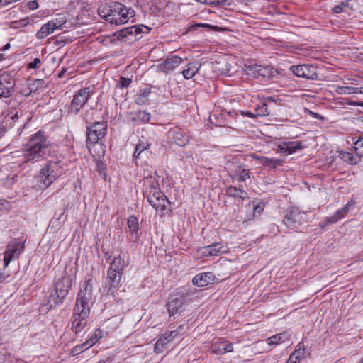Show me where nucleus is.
<instances>
[{
  "label": "nucleus",
  "mask_w": 363,
  "mask_h": 363,
  "mask_svg": "<svg viewBox=\"0 0 363 363\" xmlns=\"http://www.w3.org/2000/svg\"><path fill=\"white\" fill-rule=\"evenodd\" d=\"M53 144L42 130L34 133L23 151L24 162H34L41 160L45 150L52 148Z\"/></svg>",
  "instance_id": "nucleus-1"
},
{
  "label": "nucleus",
  "mask_w": 363,
  "mask_h": 363,
  "mask_svg": "<svg viewBox=\"0 0 363 363\" xmlns=\"http://www.w3.org/2000/svg\"><path fill=\"white\" fill-rule=\"evenodd\" d=\"M64 173L63 162L61 157L50 160L40 169L39 177L45 187L50 186L58 177Z\"/></svg>",
  "instance_id": "nucleus-2"
},
{
  "label": "nucleus",
  "mask_w": 363,
  "mask_h": 363,
  "mask_svg": "<svg viewBox=\"0 0 363 363\" xmlns=\"http://www.w3.org/2000/svg\"><path fill=\"white\" fill-rule=\"evenodd\" d=\"M125 264V259L121 255L115 257L111 262L110 267L107 272V284L110 289H116L119 286Z\"/></svg>",
  "instance_id": "nucleus-3"
},
{
  "label": "nucleus",
  "mask_w": 363,
  "mask_h": 363,
  "mask_svg": "<svg viewBox=\"0 0 363 363\" xmlns=\"http://www.w3.org/2000/svg\"><path fill=\"white\" fill-rule=\"evenodd\" d=\"M72 279L68 275H64L56 282L55 293H52L50 295L48 300V303H50V308L53 306L52 302H53L54 306L62 303V301L67 296L69 291L72 287Z\"/></svg>",
  "instance_id": "nucleus-4"
},
{
  "label": "nucleus",
  "mask_w": 363,
  "mask_h": 363,
  "mask_svg": "<svg viewBox=\"0 0 363 363\" xmlns=\"http://www.w3.org/2000/svg\"><path fill=\"white\" fill-rule=\"evenodd\" d=\"M92 290V277L89 274L84 277L77 295L75 306L90 309L93 297Z\"/></svg>",
  "instance_id": "nucleus-5"
},
{
  "label": "nucleus",
  "mask_w": 363,
  "mask_h": 363,
  "mask_svg": "<svg viewBox=\"0 0 363 363\" xmlns=\"http://www.w3.org/2000/svg\"><path fill=\"white\" fill-rule=\"evenodd\" d=\"M86 124V142L92 145L98 143L107 133V123L106 122H94L89 123Z\"/></svg>",
  "instance_id": "nucleus-6"
},
{
  "label": "nucleus",
  "mask_w": 363,
  "mask_h": 363,
  "mask_svg": "<svg viewBox=\"0 0 363 363\" xmlns=\"http://www.w3.org/2000/svg\"><path fill=\"white\" fill-rule=\"evenodd\" d=\"M90 309L74 306L72 316L71 330L77 334L82 332L88 323Z\"/></svg>",
  "instance_id": "nucleus-7"
},
{
  "label": "nucleus",
  "mask_w": 363,
  "mask_h": 363,
  "mask_svg": "<svg viewBox=\"0 0 363 363\" xmlns=\"http://www.w3.org/2000/svg\"><path fill=\"white\" fill-rule=\"evenodd\" d=\"M306 213L297 208H291L284 211L283 222L290 229H298L306 222Z\"/></svg>",
  "instance_id": "nucleus-8"
},
{
  "label": "nucleus",
  "mask_w": 363,
  "mask_h": 363,
  "mask_svg": "<svg viewBox=\"0 0 363 363\" xmlns=\"http://www.w3.org/2000/svg\"><path fill=\"white\" fill-rule=\"evenodd\" d=\"M94 93L93 87H86L79 90L73 96L70 104V112L77 114Z\"/></svg>",
  "instance_id": "nucleus-9"
},
{
  "label": "nucleus",
  "mask_w": 363,
  "mask_h": 363,
  "mask_svg": "<svg viewBox=\"0 0 363 363\" xmlns=\"http://www.w3.org/2000/svg\"><path fill=\"white\" fill-rule=\"evenodd\" d=\"M292 73L298 77L306 78L311 80H318V68L313 65H292L290 67Z\"/></svg>",
  "instance_id": "nucleus-10"
},
{
  "label": "nucleus",
  "mask_w": 363,
  "mask_h": 363,
  "mask_svg": "<svg viewBox=\"0 0 363 363\" xmlns=\"http://www.w3.org/2000/svg\"><path fill=\"white\" fill-rule=\"evenodd\" d=\"M150 30V28L149 27L144 25L133 26L117 31L114 33L113 35L116 36L118 40H123L125 42L132 40L129 36H135L136 38L137 35L141 33H149Z\"/></svg>",
  "instance_id": "nucleus-11"
},
{
  "label": "nucleus",
  "mask_w": 363,
  "mask_h": 363,
  "mask_svg": "<svg viewBox=\"0 0 363 363\" xmlns=\"http://www.w3.org/2000/svg\"><path fill=\"white\" fill-rule=\"evenodd\" d=\"M144 188L143 194H145L147 200H155L157 196H164V194L160 188V185L157 180L152 177L145 178L143 181Z\"/></svg>",
  "instance_id": "nucleus-12"
},
{
  "label": "nucleus",
  "mask_w": 363,
  "mask_h": 363,
  "mask_svg": "<svg viewBox=\"0 0 363 363\" xmlns=\"http://www.w3.org/2000/svg\"><path fill=\"white\" fill-rule=\"evenodd\" d=\"M24 245L20 241L15 240L7 245V250L4 252V263L6 267L15 258H18L19 255L23 251Z\"/></svg>",
  "instance_id": "nucleus-13"
},
{
  "label": "nucleus",
  "mask_w": 363,
  "mask_h": 363,
  "mask_svg": "<svg viewBox=\"0 0 363 363\" xmlns=\"http://www.w3.org/2000/svg\"><path fill=\"white\" fill-rule=\"evenodd\" d=\"M62 23L57 19L50 20L41 26L36 33V38L39 40H43L49 35L53 33L55 30L62 29Z\"/></svg>",
  "instance_id": "nucleus-14"
},
{
  "label": "nucleus",
  "mask_w": 363,
  "mask_h": 363,
  "mask_svg": "<svg viewBox=\"0 0 363 363\" xmlns=\"http://www.w3.org/2000/svg\"><path fill=\"white\" fill-rule=\"evenodd\" d=\"M168 137L169 139H172L177 145L181 147L186 146L189 142V136L183 129L179 127L172 128L168 133Z\"/></svg>",
  "instance_id": "nucleus-15"
},
{
  "label": "nucleus",
  "mask_w": 363,
  "mask_h": 363,
  "mask_svg": "<svg viewBox=\"0 0 363 363\" xmlns=\"http://www.w3.org/2000/svg\"><path fill=\"white\" fill-rule=\"evenodd\" d=\"M183 62V59L177 55H172L167 57V59L160 63L158 67L159 69L165 72L169 73L173 71L179 65Z\"/></svg>",
  "instance_id": "nucleus-16"
},
{
  "label": "nucleus",
  "mask_w": 363,
  "mask_h": 363,
  "mask_svg": "<svg viewBox=\"0 0 363 363\" xmlns=\"http://www.w3.org/2000/svg\"><path fill=\"white\" fill-rule=\"evenodd\" d=\"M177 335V331H168L161 335L157 340L155 345V352L161 353L166 348L167 345Z\"/></svg>",
  "instance_id": "nucleus-17"
},
{
  "label": "nucleus",
  "mask_w": 363,
  "mask_h": 363,
  "mask_svg": "<svg viewBox=\"0 0 363 363\" xmlns=\"http://www.w3.org/2000/svg\"><path fill=\"white\" fill-rule=\"evenodd\" d=\"M228 251L227 246L220 242L213 243L202 248V253L205 256H218Z\"/></svg>",
  "instance_id": "nucleus-18"
},
{
  "label": "nucleus",
  "mask_w": 363,
  "mask_h": 363,
  "mask_svg": "<svg viewBox=\"0 0 363 363\" xmlns=\"http://www.w3.org/2000/svg\"><path fill=\"white\" fill-rule=\"evenodd\" d=\"M249 74L253 75L255 78L269 77L272 74V68L269 66H262L260 65H251L248 67Z\"/></svg>",
  "instance_id": "nucleus-19"
},
{
  "label": "nucleus",
  "mask_w": 363,
  "mask_h": 363,
  "mask_svg": "<svg viewBox=\"0 0 363 363\" xmlns=\"http://www.w3.org/2000/svg\"><path fill=\"white\" fill-rule=\"evenodd\" d=\"M210 351L217 355L224 354L233 351V344L227 341H218L213 342Z\"/></svg>",
  "instance_id": "nucleus-20"
},
{
  "label": "nucleus",
  "mask_w": 363,
  "mask_h": 363,
  "mask_svg": "<svg viewBox=\"0 0 363 363\" xmlns=\"http://www.w3.org/2000/svg\"><path fill=\"white\" fill-rule=\"evenodd\" d=\"M303 147L302 143L298 140L296 141H286L280 143L278 149L281 152L290 155L295 152L297 150Z\"/></svg>",
  "instance_id": "nucleus-21"
},
{
  "label": "nucleus",
  "mask_w": 363,
  "mask_h": 363,
  "mask_svg": "<svg viewBox=\"0 0 363 363\" xmlns=\"http://www.w3.org/2000/svg\"><path fill=\"white\" fill-rule=\"evenodd\" d=\"M201 67V64L199 62H189L182 72L183 77L186 79H192L199 72Z\"/></svg>",
  "instance_id": "nucleus-22"
},
{
  "label": "nucleus",
  "mask_w": 363,
  "mask_h": 363,
  "mask_svg": "<svg viewBox=\"0 0 363 363\" xmlns=\"http://www.w3.org/2000/svg\"><path fill=\"white\" fill-rule=\"evenodd\" d=\"M213 277L212 272L200 273L194 277L192 281L194 285L202 287L210 284L213 281Z\"/></svg>",
  "instance_id": "nucleus-23"
},
{
  "label": "nucleus",
  "mask_w": 363,
  "mask_h": 363,
  "mask_svg": "<svg viewBox=\"0 0 363 363\" xmlns=\"http://www.w3.org/2000/svg\"><path fill=\"white\" fill-rule=\"evenodd\" d=\"M253 158L259 161V162L264 167L269 168H276L277 166H281L283 161L280 159L269 158L264 156H258L252 155Z\"/></svg>",
  "instance_id": "nucleus-24"
},
{
  "label": "nucleus",
  "mask_w": 363,
  "mask_h": 363,
  "mask_svg": "<svg viewBox=\"0 0 363 363\" xmlns=\"http://www.w3.org/2000/svg\"><path fill=\"white\" fill-rule=\"evenodd\" d=\"M184 304V300L182 296L172 298L167 303V307L169 315H174L177 314Z\"/></svg>",
  "instance_id": "nucleus-25"
},
{
  "label": "nucleus",
  "mask_w": 363,
  "mask_h": 363,
  "mask_svg": "<svg viewBox=\"0 0 363 363\" xmlns=\"http://www.w3.org/2000/svg\"><path fill=\"white\" fill-rule=\"evenodd\" d=\"M148 203L156 210L162 213L164 212L167 208V203H169L167 197L164 194V196H157L155 200H147Z\"/></svg>",
  "instance_id": "nucleus-26"
},
{
  "label": "nucleus",
  "mask_w": 363,
  "mask_h": 363,
  "mask_svg": "<svg viewBox=\"0 0 363 363\" xmlns=\"http://www.w3.org/2000/svg\"><path fill=\"white\" fill-rule=\"evenodd\" d=\"M226 194L228 196L233 198H239L241 200L244 201L248 198V194L246 191L242 189L241 188H237L233 186H230L226 189Z\"/></svg>",
  "instance_id": "nucleus-27"
},
{
  "label": "nucleus",
  "mask_w": 363,
  "mask_h": 363,
  "mask_svg": "<svg viewBox=\"0 0 363 363\" xmlns=\"http://www.w3.org/2000/svg\"><path fill=\"white\" fill-rule=\"evenodd\" d=\"M113 13L111 18H109V23L111 24L120 25L119 19L121 13L123 11V4L119 2H113Z\"/></svg>",
  "instance_id": "nucleus-28"
},
{
  "label": "nucleus",
  "mask_w": 363,
  "mask_h": 363,
  "mask_svg": "<svg viewBox=\"0 0 363 363\" xmlns=\"http://www.w3.org/2000/svg\"><path fill=\"white\" fill-rule=\"evenodd\" d=\"M12 94L10 83L6 81L4 75H0V98L9 97Z\"/></svg>",
  "instance_id": "nucleus-29"
},
{
  "label": "nucleus",
  "mask_w": 363,
  "mask_h": 363,
  "mask_svg": "<svg viewBox=\"0 0 363 363\" xmlns=\"http://www.w3.org/2000/svg\"><path fill=\"white\" fill-rule=\"evenodd\" d=\"M113 2L111 4H103L98 8L99 15L101 18L109 22V18H111V13H113Z\"/></svg>",
  "instance_id": "nucleus-30"
},
{
  "label": "nucleus",
  "mask_w": 363,
  "mask_h": 363,
  "mask_svg": "<svg viewBox=\"0 0 363 363\" xmlns=\"http://www.w3.org/2000/svg\"><path fill=\"white\" fill-rule=\"evenodd\" d=\"M150 92V89L148 87L140 89L135 96V102L138 105H144L148 101Z\"/></svg>",
  "instance_id": "nucleus-31"
},
{
  "label": "nucleus",
  "mask_w": 363,
  "mask_h": 363,
  "mask_svg": "<svg viewBox=\"0 0 363 363\" xmlns=\"http://www.w3.org/2000/svg\"><path fill=\"white\" fill-rule=\"evenodd\" d=\"M151 146V143H150L147 140H143L142 139H140L138 144L136 145L134 153H133V158L137 160L140 158V154L146 150H148Z\"/></svg>",
  "instance_id": "nucleus-32"
},
{
  "label": "nucleus",
  "mask_w": 363,
  "mask_h": 363,
  "mask_svg": "<svg viewBox=\"0 0 363 363\" xmlns=\"http://www.w3.org/2000/svg\"><path fill=\"white\" fill-rule=\"evenodd\" d=\"M340 157L344 161L347 162L349 164H356L360 162V158L356 155H354L352 153L349 152H340Z\"/></svg>",
  "instance_id": "nucleus-33"
},
{
  "label": "nucleus",
  "mask_w": 363,
  "mask_h": 363,
  "mask_svg": "<svg viewBox=\"0 0 363 363\" xmlns=\"http://www.w3.org/2000/svg\"><path fill=\"white\" fill-rule=\"evenodd\" d=\"M134 16H135V11L132 9L127 8L126 6L123 5V11L121 13L119 23L123 24V23H127L128 21V20L130 18L134 17Z\"/></svg>",
  "instance_id": "nucleus-34"
},
{
  "label": "nucleus",
  "mask_w": 363,
  "mask_h": 363,
  "mask_svg": "<svg viewBox=\"0 0 363 363\" xmlns=\"http://www.w3.org/2000/svg\"><path fill=\"white\" fill-rule=\"evenodd\" d=\"M305 353L304 348L296 349L289 357L286 363H299L303 357Z\"/></svg>",
  "instance_id": "nucleus-35"
},
{
  "label": "nucleus",
  "mask_w": 363,
  "mask_h": 363,
  "mask_svg": "<svg viewBox=\"0 0 363 363\" xmlns=\"http://www.w3.org/2000/svg\"><path fill=\"white\" fill-rule=\"evenodd\" d=\"M98 340H99V338L97 337V335L95 334L94 336L90 337L88 340H86L83 344L75 347L74 351L77 352H82L83 350H86L89 347L93 346L94 344L96 343V342Z\"/></svg>",
  "instance_id": "nucleus-36"
},
{
  "label": "nucleus",
  "mask_w": 363,
  "mask_h": 363,
  "mask_svg": "<svg viewBox=\"0 0 363 363\" xmlns=\"http://www.w3.org/2000/svg\"><path fill=\"white\" fill-rule=\"evenodd\" d=\"M235 176H238V180L242 182L250 178L249 169H244L242 166H238L235 170V175L233 177Z\"/></svg>",
  "instance_id": "nucleus-37"
},
{
  "label": "nucleus",
  "mask_w": 363,
  "mask_h": 363,
  "mask_svg": "<svg viewBox=\"0 0 363 363\" xmlns=\"http://www.w3.org/2000/svg\"><path fill=\"white\" fill-rule=\"evenodd\" d=\"M342 219L340 215H337V211L335 213L331 216L326 217L324 220L319 223V227L320 228H325V227L336 223L338 220Z\"/></svg>",
  "instance_id": "nucleus-38"
},
{
  "label": "nucleus",
  "mask_w": 363,
  "mask_h": 363,
  "mask_svg": "<svg viewBox=\"0 0 363 363\" xmlns=\"http://www.w3.org/2000/svg\"><path fill=\"white\" fill-rule=\"evenodd\" d=\"M128 227L131 233L137 234L139 229L138 219L135 216H129L128 219Z\"/></svg>",
  "instance_id": "nucleus-39"
},
{
  "label": "nucleus",
  "mask_w": 363,
  "mask_h": 363,
  "mask_svg": "<svg viewBox=\"0 0 363 363\" xmlns=\"http://www.w3.org/2000/svg\"><path fill=\"white\" fill-rule=\"evenodd\" d=\"M150 118L151 116L150 113L146 111H139L135 113V116L133 118V120L146 123L150 121Z\"/></svg>",
  "instance_id": "nucleus-40"
},
{
  "label": "nucleus",
  "mask_w": 363,
  "mask_h": 363,
  "mask_svg": "<svg viewBox=\"0 0 363 363\" xmlns=\"http://www.w3.org/2000/svg\"><path fill=\"white\" fill-rule=\"evenodd\" d=\"M284 333L274 335L267 339V343L269 347L277 345L284 342Z\"/></svg>",
  "instance_id": "nucleus-41"
},
{
  "label": "nucleus",
  "mask_w": 363,
  "mask_h": 363,
  "mask_svg": "<svg viewBox=\"0 0 363 363\" xmlns=\"http://www.w3.org/2000/svg\"><path fill=\"white\" fill-rule=\"evenodd\" d=\"M256 118L258 116H266L269 115V111L267 109V104L265 101L261 103L254 110Z\"/></svg>",
  "instance_id": "nucleus-42"
},
{
  "label": "nucleus",
  "mask_w": 363,
  "mask_h": 363,
  "mask_svg": "<svg viewBox=\"0 0 363 363\" xmlns=\"http://www.w3.org/2000/svg\"><path fill=\"white\" fill-rule=\"evenodd\" d=\"M356 201L354 199H351L343 208L337 211V215H340L343 218L348 213L350 209L354 207Z\"/></svg>",
  "instance_id": "nucleus-43"
},
{
  "label": "nucleus",
  "mask_w": 363,
  "mask_h": 363,
  "mask_svg": "<svg viewBox=\"0 0 363 363\" xmlns=\"http://www.w3.org/2000/svg\"><path fill=\"white\" fill-rule=\"evenodd\" d=\"M337 91L340 94L362 93L360 89L351 86H340L337 88Z\"/></svg>",
  "instance_id": "nucleus-44"
},
{
  "label": "nucleus",
  "mask_w": 363,
  "mask_h": 363,
  "mask_svg": "<svg viewBox=\"0 0 363 363\" xmlns=\"http://www.w3.org/2000/svg\"><path fill=\"white\" fill-rule=\"evenodd\" d=\"M355 154L361 159L363 157V137H360L354 143Z\"/></svg>",
  "instance_id": "nucleus-45"
},
{
  "label": "nucleus",
  "mask_w": 363,
  "mask_h": 363,
  "mask_svg": "<svg viewBox=\"0 0 363 363\" xmlns=\"http://www.w3.org/2000/svg\"><path fill=\"white\" fill-rule=\"evenodd\" d=\"M351 1H352V0H346V1H342L340 4L334 6L333 9V13H340L343 11L344 9L347 8V7H350V9H352V7L350 6V3Z\"/></svg>",
  "instance_id": "nucleus-46"
},
{
  "label": "nucleus",
  "mask_w": 363,
  "mask_h": 363,
  "mask_svg": "<svg viewBox=\"0 0 363 363\" xmlns=\"http://www.w3.org/2000/svg\"><path fill=\"white\" fill-rule=\"evenodd\" d=\"M45 81L41 79L33 80V83L30 84V91H35L38 88L44 86Z\"/></svg>",
  "instance_id": "nucleus-47"
},
{
  "label": "nucleus",
  "mask_w": 363,
  "mask_h": 363,
  "mask_svg": "<svg viewBox=\"0 0 363 363\" xmlns=\"http://www.w3.org/2000/svg\"><path fill=\"white\" fill-rule=\"evenodd\" d=\"M132 82V79L130 78H126L124 77H121L118 81V86L123 89V88H127L130 86V83Z\"/></svg>",
  "instance_id": "nucleus-48"
},
{
  "label": "nucleus",
  "mask_w": 363,
  "mask_h": 363,
  "mask_svg": "<svg viewBox=\"0 0 363 363\" xmlns=\"http://www.w3.org/2000/svg\"><path fill=\"white\" fill-rule=\"evenodd\" d=\"M41 65V60L40 58H35L34 60L28 64L27 67L28 69H38Z\"/></svg>",
  "instance_id": "nucleus-49"
},
{
  "label": "nucleus",
  "mask_w": 363,
  "mask_h": 363,
  "mask_svg": "<svg viewBox=\"0 0 363 363\" xmlns=\"http://www.w3.org/2000/svg\"><path fill=\"white\" fill-rule=\"evenodd\" d=\"M264 205L263 203H259L258 204L254 206L253 211L254 213H258L260 214L264 211Z\"/></svg>",
  "instance_id": "nucleus-50"
},
{
  "label": "nucleus",
  "mask_w": 363,
  "mask_h": 363,
  "mask_svg": "<svg viewBox=\"0 0 363 363\" xmlns=\"http://www.w3.org/2000/svg\"><path fill=\"white\" fill-rule=\"evenodd\" d=\"M240 114L242 116H247L251 118H255L256 116L255 114V111H240Z\"/></svg>",
  "instance_id": "nucleus-51"
},
{
  "label": "nucleus",
  "mask_w": 363,
  "mask_h": 363,
  "mask_svg": "<svg viewBox=\"0 0 363 363\" xmlns=\"http://www.w3.org/2000/svg\"><path fill=\"white\" fill-rule=\"evenodd\" d=\"M105 169H106V167L104 165V163H102L101 162H98L96 163V170L100 173V174H104L105 173Z\"/></svg>",
  "instance_id": "nucleus-52"
},
{
  "label": "nucleus",
  "mask_w": 363,
  "mask_h": 363,
  "mask_svg": "<svg viewBox=\"0 0 363 363\" xmlns=\"http://www.w3.org/2000/svg\"><path fill=\"white\" fill-rule=\"evenodd\" d=\"M28 7L30 10H35L38 7V4L36 0L35 1H30L28 2Z\"/></svg>",
  "instance_id": "nucleus-53"
},
{
  "label": "nucleus",
  "mask_w": 363,
  "mask_h": 363,
  "mask_svg": "<svg viewBox=\"0 0 363 363\" xmlns=\"http://www.w3.org/2000/svg\"><path fill=\"white\" fill-rule=\"evenodd\" d=\"M223 0H204V4L216 5L220 4Z\"/></svg>",
  "instance_id": "nucleus-54"
},
{
  "label": "nucleus",
  "mask_w": 363,
  "mask_h": 363,
  "mask_svg": "<svg viewBox=\"0 0 363 363\" xmlns=\"http://www.w3.org/2000/svg\"><path fill=\"white\" fill-rule=\"evenodd\" d=\"M210 25L206 23H195L190 27V30H196L197 28L200 27H210Z\"/></svg>",
  "instance_id": "nucleus-55"
},
{
  "label": "nucleus",
  "mask_w": 363,
  "mask_h": 363,
  "mask_svg": "<svg viewBox=\"0 0 363 363\" xmlns=\"http://www.w3.org/2000/svg\"><path fill=\"white\" fill-rule=\"evenodd\" d=\"M22 116V113L19 115V114H18V112L17 111L16 113H14V114L11 117V120H13V121H17V120L19 118V117H20V116Z\"/></svg>",
  "instance_id": "nucleus-56"
},
{
  "label": "nucleus",
  "mask_w": 363,
  "mask_h": 363,
  "mask_svg": "<svg viewBox=\"0 0 363 363\" xmlns=\"http://www.w3.org/2000/svg\"><path fill=\"white\" fill-rule=\"evenodd\" d=\"M111 255L108 252H105L104 254V258L106 260V262H108L111 259Z\"/></svg>",
  "instance_id": "nucleus-57"
},
{
  "label": "nucleus",
  "mask_w": 363,
  "mask_h": 363,
  "mask_svg": "<svg viewBox=\"0 0 363 363\" xmlns=\"http://www.w3.org/2000/svg\"><path fill=\"white\" fill-rule=\"evenodd\" d=\"M66 71H67V69H63L62 71H60L58 73V77L62 78L64 76V74L66 72Z\"/></svg>",
  "instance_id": "nucleus-58"
},
{
  "label": "nucleus",
  "mask_w": 363,
  "mask_h": 363,
  "mask_svg": "<svg viewBox=\"0 0 363 363\" xmlns=\"http://www.w3.org/2000/svg\"><path fill=\"white\" fill-rule=\"evenodd\" d=\"M10 47H11L10 43H7V44H6V45L2 48V49H1V50H2L3 51H5V50H6L9 49V48H10Z\"/></svg>",
  "instance_id": "nucleus-59"
},
{
  "label": "nucleus",
  "mask_w": 363,
  "mask_h": 363,
  "mask_svg": "<svg viewBox=\"0 0 363 363\" xmlns=\"http://www.w3.org/2000/svg\"><path fill=\"white\" fill-rule=\"evenodd\" d=\"M266 101H273V102H275V101H276L275 99H274V97H272V96L267 97V98L266 99Z\"/></svg>",
  "instance_id": "nucleus-60"
},
{
  "label": "nucleus",
  "mask_w": 363,
  "mask_h": 363,
  "mask_svg": "<svg viewBox=\"0 0 363 363\" xmlns=\"http://www.w3.org/2000/svg\"><path fill=\"white\" fill-rule=\"evenodd\" d=\"M5 279V276L4 273L0 272V282H1Z\"/></svg>",
  "instance_id": "nucleus-61"
},
{
  "label": "nucleus",
  "mask_w": 363,
  "mask_h": 363,
  "mask_svg": "<svg viewBox=\"0 0 363 363\" xmlns=\"http://www.w3.org/2000/svg\"><path fill=\"white\" fill-rule=\"evenodd\" d=\"M97 363H109V362H106V361H99V362H97Z\"/></svg>",
  "instance_id": "nucleus-62"
},
{
  "label": "nucleus",
  "mask_w": 363,
  "mask_h": 363,
  "mask_svg": "<svg viewBox=\"0 0 363 363\" xmlns=\"http://www.w3.org/2000/svg\"><path fill=\"white\" fill-rule=\"evenodd\" d=\"M359 119L363 123V116H361Z\"/></svg>",
  "instance_id": "nucleus-63"
},
{
  "label": "nucleus",
  "mask_w": 363,
  "mask_h": 363,
  "mask_svg": "<svg viewBox=\"0 0 363 363\" xmlns=\"http://www.w3.org/2000/svg\"><path fill=\"white\" fill-rule=\"evenodd\" d=\"M359 363H363V358L361 359V361Z\"/></svg>",
  "instance_id": "nucleus-64"
}]
</instances>
